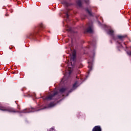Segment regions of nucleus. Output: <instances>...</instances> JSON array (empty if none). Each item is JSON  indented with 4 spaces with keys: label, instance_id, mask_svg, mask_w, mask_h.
Here are the masks:
<instances>
[{
    "label": "nucleus",
    "instance_id": "obj_1",
    "mask_svg": "<svg viewBox=\"0 0 131 131\" xmlns=\"http://www.w3.org/2000/svg\"><path fill=\"white\" fill-rule=\"evenodd\" d=\"M45 28H46V27L42 23L39 24L38 26L35 28L34 32L31 33L27 35V38H30V39L35 40V39L36 38V34H37L40 30H42V29H45Z\"/></svg>",
    "mask_w": 131,
    "mask_h": 131
},
{
    "label": "nucleus",
    "instance_id": "obj_2",
    "mask_svg": "<svg viewBox=\"0 0 131 131\" xmlns=\"http://www.w3.org/2000/svg\"><path fill=\"white\" fill-rule=\"evenodd\" d=\"M0 110L5 112H9V113H19V111L12 107L0 106Z\"/></svg>",
    "mask_w": 131,
    "mask_h": 131
},
{
    "label": "nucleus",
    "instance_id": "obj_3",
    "mask_svg": "<svg viewBox=\"0 0 131 131\" xmlns=\"http://www.w3.org/2000/svg\"><path fill=\"white\" fill-rule=\"evenodd\" d=\"M70 62L71 66H74V64L76 62V50H73L72 55L71 56Z\"/></svg>",
    "mask_w": 131,
    "mask_h": 131
},
{
    "label": "nucleus",
    "instance_id": "obj_4",
    "mask_svg": "<svg viewBox=\"0 0 131 131\" xmlns=\"http://www.w3.org/2000/svg\"><path fill=\"white\" fill-rule=\"evenodd\" d=\"M57 95H58V92H55L49 96L46 97L44 100H48L49 101H51V100H57V98H56Z\"/></svg>",
    "mask_w": 131,
    "mask_h": 131
},
{
    "label": "nucleus",
    "instance_id": "obj_5",
    "mask_svg": "<svg viewBox=\"0 0 131 131\" xmlns=\"http://www.w3.org/2000/svg\"><path fill=\"white\" fill-rule=\"evenodd\" d=\"M93 24L92 23H89L88 24V28L85 30L84 33H93Z\"/></svg>",
    "mask_w": 131,
    "mask_h": 131
},
{
    "label": "nucleus",
    "instance_id": "obj_6",
    "mask_svg": "<svg viewBox=\"0 0 131 131\" xmlns=\"http://www.w3.org/2000/svg\"><path fill=\"white\" fill-rule=\"evenodd\" d=\"M31 110H29V111H27V112H25V110H27V109H25L23 111H22L20 113H29V112H34L35 111H39V110H42V109H39L38 110H34V108H31Z\"/></svg>",
    "mask_w": 131,
    "mask_h": 131
},
{
    "label": "nucleus",
    "instance_id": "obj_7",
    "mask_svg": "<svg viewBox=\"0 0 131 131\" xmlns=\"http://www.w3.org/2000/svg\"><path fill=\"white\" fill-rule=\"evenodd\" d=\"M77 84H78V82L77 81L75 82L73 85V88L68 92V94H70V93H72L74 90H75V89L77 88Z\"/></svg>",
    "mask_w": 131,
    "mask_h": 131
},
{
    "label": "nucleus",
    "instance_id": "obj_8",
    "mask_svg": "<svg viewBox=\"0 0 131 131\" xmlns=\"http://www.w3.org/2000/svg\"><path fill=\"white\" fill-rule=\"evenodd\" d=\"M92 131H102V128L100 126H95L92 129Z\"/></svg>",
    "mask_w": 131,
    "mask_h": 131
},
{
    "label": "nucleus",
    "instance_id": "obj_9",
    "mask_svg": "<svg viewBox=\"0 0 131 131\" xmlns=\"http://www.w3.org/2000/svg\"><path fill=\"white\" fill-rule=\"evenodd\" d=\"M117 37L119 39H120V40H123L124 38L127 37V35H118Z\"/></svg>",
    "mask_w": 131,
    "mask_h": 131
},
{
    "label": "nucleus",
    "instance_id": "obj_10",
    "mask_svg": "<svg viewBox=\"0 0 131 131\" xmlns=\"http://www.w3.org/2000/svg\"><path fill=\"white\" fill-rule=\"evenodd\" d=\"M55 105H56V103H55V102H50V103L48 104V106L49 108H52V107H55Z\"/></svg>",
    "mask_w": 131,
    "mask_h": 131
},
{
    "label": "nucleus",
    "instance_id": "obj_11",
    "mask_svg": "<svg viewBox=\"0 0 131 131\" xmlns=\"http://www.w3.org/2000/svg\"><path fill=\"white\" fill-rule=\"evenodd\" d=\"M76 4L79 7H81L82 6V4L81 3V0H77L76 1Z\"/></svg>",
    "mask_w": 131,
    "mask_h": 131
},
{
    "label": "nucleus",
    "instance_id": "obj_12",
    "mask_svg": "<svg viewBox=\"0 0 131 131\" xmlns=\"http://www.w3.org/2000/svg\"><path fill=\"white\" fill-rule=\"evenodd\" d=\"M85 11L86 12H87V13H88L89 15H90V16H93V13H92V11H90L89 10V8H85Z\"/></svg>",
    "mask_w": 131,
    "mask_h": 131
},
{
    "label": "nucleus",
    "instance_id": "obj_13",
    "mask_svg": "<svg viewBox=\"0 0 131 131\" xmlns=\"http://www.w3.org/2000/svg\"><path fill=\"white\" fill-rule=\"evenodd\" d=\"M66 91H67V88H61V89H60L59 92L60 93H64L66 92Z\"/></svg>",
    "mask_w": 131,
    "mask_h": 131
},
{
    "label": "nucleus",
    "instance_id": "obj_14",
    "mask_svg": "<svg viewBox=\"0 0 131 131\" xmlns=\"http://www.w3.org/2000/svg\"><path fill=\"white\" fill-rule=\"evenodd\" d=\"M114 33V31L113 30H110L108 31V34H110V35H113V34Z\"/></svg>",
    "mask_w": 131,
    "mask_h": 131
},
{
    "label": "nucleus",
    "instance_id": "obj_15",
    "mask_svg": "<svg viewBox=\"0 0 131 131\" xmlns=\"http://www.w3.org/2000/svg\"><path fill=\"white\" fill-rule=\"evenodd\" d=\"M88 68H89V71H92L93 69V66H92V64H90L88 66Z\"/></svg>",
    "mask_w": 131,
    "mask_h": 131
},
{
    "label": "nucleus",
    "instance_id": "obj_16",
    "mask_svg": "<svg viewBox=\"0 0 131 131\" xmlns=\"http://www.w3.org/2000/svg\"><path fill=\"white\" fill-rule=\"evenodd\" d=\"M127 54L128 56H131V51H127Z\"/></svg>",
    "mask_w": 131,
    "mask_h": 131
},
{
    "label": "nucleus",
    "instance_id": "obj_17",
    "mask_svg": "<svg viewBox=\"0 0 131 131\" xmlns=\"http://www.w3.org/2000/svg\"><path fill=\"white\" fill-rule=\"evenodd\" d=\"M66 17H67V19H68V18H69V15L68 14V13H66Z\"/></svg>",
    "mask_w": 131,
    "mask_h": 131
},
{
    "label": "nucleus",
    "instance_id": "obj_18",
    "mask_svg": "<svg viewBox=\"0 0 131 131\" xmlns=\"http://www.w3.org/2000/svg\"><path fill=\"white\" fill-rule=\"evenodd\" d=\"M84 3H85V4H89V1H88V0H84Z\"/></svg>",
    "mask_w": 131,
    "mask_h": 131
},
{
    "label": "nucleus",
    "instance_id": "obj_19",
    "mask_svg": "<svg viewBox=\"0 0 131 131\" xmlns=\"http://www.w3.org/2000/svg\"><path fill=\"white\" fill-rule=\"evenodd\" d=\"M5 16H9V14H6L5 15Z\"/></svg>",
    "mask_w": 131,
    "mask_h": 131
}]
</instances>
